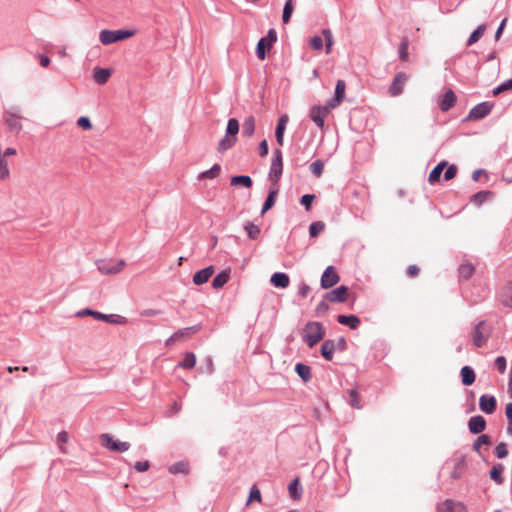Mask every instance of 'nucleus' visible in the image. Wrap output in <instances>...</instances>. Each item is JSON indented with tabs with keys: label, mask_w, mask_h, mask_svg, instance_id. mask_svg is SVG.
<instances>
[{
	"label": "nucleus",
	"mask_w": 512,
	"mask_h": 512,
	"mask_svg": "<svg viewBox=\"0 0 512 512\" xmlns=\"http://www.w3.org/2000/svg\"><path fill=\"white\" fill-rule=\"evenodd\" d=\"M335 351V344L332 340H326L321 346V355L328 361L332 360Z\"/></svg>",
	"instance_id": "obj_27"
},
{
	"label": "nucleus",
	"mask_w": 512,
	"mask_h": 512,
	"mask_svg": "<svg viewBox=\"0 0 512 512\" xmlns=\"http://www.w3.org/2000/svg\"><path fill=\"white\" fill-rule=\"evenodd\" d=\"M263 39H267V49L270 50L272 44L277 40L276 31L274 29H270L267 33V36L263 37Z\"/></svg>",
	"instance_id": "obj_59"
},
{
	"label": "nucleus",
	"mask_w": 512,
	"mask_h": 512,
	"mask_svg": "<svg viewBox=\"0 0 512 512\" xmlns=\"http://www.w3.org/2000/svg\"><path fill=\"white\" fill-rule=\"evenodd\" d=\"M462 383L466 386L472 385L475 381V373L469 366H464L461 369Z\"/></svg>",
	"instance_id": "obj_28"
},
{
	"label": "nucleus",
	"mask_w": 512,
	"mask_h": 512,
	"mask_svg": "<svg viewBox=\"0 0 512 512\" xmlns=\"http://www.w3.org/2000/svg\"><path fill=\"white\" fill-rule=\"evenodd\" d=\"M275 158L272 161L271 164V171L270 176L277 181L281 174H282V168H283V161H282V153L280 150L275 151Z\"/></svg>",
	"instance_id": "obj_10"
},
{
	"label": "nucleus",
	"mask_w": 512,
	"mask_h": 512,
	"mask_svg": "<svg viewBox=\"0 0 512 512\" xmlns=\"http://www.w3.org/2000/svg\"><path fill=\"white\" fill-rule=\"evenodd\" d=\"M464 470H465L464 463L463 462H458L455 465V468H454L453 472L451 473V476L454 479L460 478L462 476V474L464 473Z\"/></svg>",
	"instance_id": "obj_57"
},
{
	"label": "nucleus",
	"mask_w": 512,
	"mask_h": 512,
	"mask_svg": "<svg viewBox=\"0 0 512 512\" xmlns=\"http://www.w3.org/2000/svg\"><path fill=\"white\" fill-rule=\"evenodd\" d=\"M230 273L229 271L225 270L219 273L212 281V286L215 289L222 288L229 280Z\"/></svg>",
	"instance_id": "obj_30"
},
{
	"label": "nucleus",
	"mask_w": 512,
	"mask_h": 512,
	"mask_svg": "<svg viewBox=\"0 0 512 512\" xmlns=\"http://www.w3.org/2000/svg\"><path fill=\"white\" fill-rule=\"evenodd\" d=\"M348 288L340 286L326 294L325 298L330 302H345L347 300Z\"/></svg>",
	"instance_id": "obj_12"
},
{
	"label": "nucleus",
	"mask_w": 512,
	"mask_h": 512,
	"mask_svg": "<svg viewBox=\"0 0 512 512\" xmlns=\"http://www.w3.org/2000/svg\"><path fill=\"white\" fill-rule=\"evenodd\" d=\"M474 266L469 262H464L459 266V276L462 279H468L474 273Z\"/></svg>",
	"instance_id": "obj_34"
},
{
	"label": "nucleus",
	"mask_w": 512,
	"mask_h": 512,
	"mask_svg": "<svg viewBox=\"0 0 512 512\" xmlns=\"http://www.w3.org/2000/svg\"><path fill=\"white\" fill-rule=\"evenodd\" d=\"M111 74H112L111 69H104V68L96 67L94 69L93 77H94V80L98 84L103 85L109 80Z\"/></svg>",
	"instance_id": "obj_23"
},
{
	"label": "nucleus",
	"mask_w": 512,
	"mask_h": 512,
	"mask_svg": "<svg viewBox=\"0 0 512 512\" xmlns=\"http://www.w3.org/2000/svg\"><path fill=\"white\" fill-rule=\"evenodd\" d=\"M455 102H456V95L454 94V92L452 90H448L444 94L443 99L441 100V102L439 104L440 109L442 111L446 112L454 106Z\"/></svg>",
	"instance_id": "obj_22"
},
{
	"label": "nucleus",
	"mask_w": 512,
	"mask_h": 512,
	"mask_svg": "<svg viewBox=\"0 0 512 512\" xmlns=\"http://www.w3.org/2000/svg\"><path fill=\"white\" fill-rule=\"evenodd\" d=\"M496 398L494 396L482 395L479 399V407L486 414H492L496 410Z\"/></svg>",
	"instance_id": "obj_11"
},
{
	"label": "nucleus",
	"mask_w": 512,
	"mask_h": 512,
	"mask_svg": "<svg viewBox=\"0 0 512 512\" xmlns=\"http://www.w3.org/2000/svg\"><path fill=\"white\" fill-rule=\"evenodd\" d=\"M485 30H486L485 24H481L480 26H478L477 29L475 31H473V33L470 35V37L467 41V46H471V45L475 44L477 41H479V39L484 35Z\"/></svg>",
	"instance_id": "obj_36"
},
{
	"label": "nucleus",
	"mask_w": 512,
	"mask_h": 512,
	"mask_svg": "<svg viewBox=\"0 0 512 512\" xmlns=\"http://www.w3.org/2000/svg\"><path fill=\"white\" fill-rule=\"evenodd\" d=\"M197 330L198 329L196 327H188L178 330L166 340V345L172 346L176 342L182 340L184 337L189 336L190 334L196 332Z\"/></svg>",
	"instance_id": "obj_16"
},
{
	"label": "nucleus",
	"mask_w": 512,
	"mask_h": 512,
	"mask_svg": "<svg viewBox=\"0 0 512 512\" xmlns=\"http://www.w3.org/2000/svg\"><path fill=\"white\" fill-rule=\"evenodd\" d=\"M310 170L316 177H320L323 172V163L319 160L314 161L310 165Z\"/></svg>",
	"instance_id": "obj_53"
},
{
	"label": "nucleus",
	"mask_w": 512,
	"mask_h": 512,
	"mask_svg": "<svg viewBox=\"0 0 512 512\" xmlns=\"http://www.w3.org/2000/svg\"><path fill=\"white\" fill-rule=\"evenodd\" d=\"M495 364L500 373H504L506 369V359L503 356H499L495 360Z\"/></svg>",
	"instance_id": "obj_63"
},
{
	"label": "nucleus",
	"mask_w": 512,
	"mask_h": 512,
	"mask_svg": "<svg viewBox=\"0 0 512 512\" xmlns=\"http://www.w3.org/2000/svg\"><path fill=\"white\" fill-rule=\"evenodd\" d=\"M236 141L237 137L226 134L225 137L218 143L217 149L219 152H224L233 147Z\"/></svg>",
	"instance_id": "obj_32"
},
{
	"label": "nucleus",
	"mask_w": 512,
	"mask_h": 512,
	"mask_svg": "<svg viewBox=\"0 0 512 512\" xmlns=\"http://www.w3.org/2000/svg\"><path fill=\"white\" fill-rule=\"evenodd\" d=\"M221 171V167L219 164H215L211 169L202 172L199 175V178H208V179H214L219 176Z\"/></svg>",
	"instance_id": "obj_43"
},
{
	"label": "nucleus",
	"mask_w": 512,
	"mask_h": 512,
	"mask_svg": "<svg viewBox=\"0 0 512 512\" xmlns=\"http://www.w3.org/2000/svg\"><path fill=\"white\" fill-rule=\"evenodd\" d=\"M438 512H465V507L460 502L445 500L438 506Z\"/></svg>",
	"instance_id": "obj_18"
},
{
	"label": "nucleus",
	"mask_w": 512,
	"mask_h": 512,
	"mask_svg": "<svg viewBox=\"0 0 512 512\" xmlns=\"http://www.w3.org/2000/svg\"><path fill=\"white\" fill-rule=\"evenodd\" d=\"M491 329L484 321L479 322L471 332V339L476 347H482L488 340Z\"/></svg>",
	"instance_id": "obj_3"
},
{
	"label": "nucleus",
	"mask_w": 512,
	"mask_h": 512,
	"mask_svg": "<svg viewBox=\"0 0 512 512\" xmlns=\"http://www.w3.org/2000/svg\"><path fill=\"white\" fill-rule=\"evenodd\" d=\"M322 35L324 36V40L326 42V53L329 54L334 44L332 32L329 29H324L322 30Z\"/></svg>",
	"instance_id": "obj_50"
},
{
	"label": "nucleus",
	"mask_w": 512,
	"mask_h": 512,
	"mask_svg": "<svg viewBox=\"0 0 512 512\" xmlns=\"http://www.w3.org/2000/svg\"><path fill=\"white\" fill-rule=\"evenodd\" d=\"M96 320L105 321L112 324H124L126 323V319L124 317L118 315H107L100 312H96L95 318Z\"/></svg>",
	"instance_id": "obj_25"
},
{
	"label": "nucleus",
	"mask_w": 512,
	"mask_h": 512,
	"mask_svg": "<svg viewBox=\"0 0 512 512\" xmlns=\"http://www.w3.org/2000/svg\"><path fill=\"white\" fill-rule=\"evenodd\" d=\"M150 467V464L148 461H138L135 463L134 465V468L138 471V472H145L149 469Z\"/></svg>",
	"instance_id": "obj_64"
},
{
	"label": "nucleus",
	"mask_w": 512,
	"mask_h": 512,
	"mask_svg": "<svg viewBox=\"0 0 512 512\" xmlns=\"http://www.w3.org/2000/svg\"><path fill=\"white\" fill-rule=\"evenodd\" d=\"M126 263L124 260H100L97 262V268L104 275H113L121 272Z\"/></svg>",
	"instance_id": "obj_4"
},
{
	"label": "nucleus",
	"mask_w": 512,
	"mask_h": 512,
	"mask_svg": "<svg viewBox=\"0 0 512 512\" xmlns=\"http://www.w3.org/2000/svg\"><path fill=\"white\" fill-rule=\"evenodd\" d=\"M468 427L471 433L479 434L485 430L486 421L483 416H473L468 421Z\"/></svg>",
	"instance_id": "obj_14"
},
{
	"label": "nucleus",
	"mask_w": 512,
	"mask_h": 512,
	"mask_svg": "<svg viewBox=\"0 0 512 512\" xmlns=\"http://www.w3.org/2000/svg\"><path fill=\"white\" fill-rule=\"evenodd\" d=\"M325 228V224L321 221L314 222L309 227V234L311 237H316Z\"/></svg>",
	"instance_id": "obj_51"
},
{
	"label": "nucleus",
	"mask_w": 512,
	"mask_h": 512,
	"mask_svg": "<svg viewBox=\"0 0 512 512\" xmlns=\"http://www.w3.org/2000/svg\"><path fill=\"white\" fill-rule=\"evenodd\" d=\"M457 174V167L455 165H450L448 166L447 165V169L444 173V179L446 181H449L451 179H453Z\"/></svg>",
	"instance_id": "obj_60"
},
{
	"label": "nucleus",
	"mask_w": 512,
	"mask_h": 512,
	"mask_svg": "<svg viewBox=\"0 0 512 512\" xmlns=\"http://www.w3.org/2000/svg\"><path fill=\"white\" fill-rule=\"evenodd\" d=\"M340 278L333 266H328L321 277V287L328 289L339 282Z\"/></svg>",
	"instance_id": "obj_7"
},
{
	"label": "nucleus",
	"mask_w": 512,
	"mask_h": 512,
	"mask_svg": "<svg viewBox=\"0 0 512 512\" xmlns=\"http://www.w3.org/2000/svg\"><path fill=\"white\" fill-rule=\"evenodd\" d=\"M499 300L502 305L512 308V283H507L499 293Z\"/></svg>",
	"instance_id": "obj_19"
},
{
	"label": "nucleus",
	"mask_w": 512,
	"mask_h": 512,
	"mask_svg": "<svg viewBox=\"0 0 512 512\" xmlns=\"http://www.w3.org/2000/svg\"><path fill=\"white\" fill-rule=\"evenodd\" d=\"M504 467L502 464L494 465L490 471V477L492 480H494L497 484L503 483V473Z\"/></svg>",
	"instance_id": "obj_37"
},
{
	"label": "nucleus",
	"mask_w": 512,
	"mask_h": 512,
	"mask_svg": "<svg viewBox=\"0 0 512 512\" xmlns=\"http://www.w3.org/2000/svg\"><path fill=\"white\" fill-rule=\"evenodd\" d=\"M295 371L304 382L311 379V368L309 366L298 363L295 366Z\"/></svg>",
	"instance_id": "obj_31"
},
{
	"label": "nucleus",
	"mask_w": 512,
	"mask_h": 512,
	"mask_svg": "<svg viewBox=\"0 0 512 512\" xmlns=\"http://www.w3.org/2000/svg\"><path fill=\"white\" fill-rule=\"evenodd\" d=\"M492 107H493V105L488 102L480 103L470 110L468 119H470V120L482 119L490 113Z\"/></svg>",
	"instance_id": "obj_9"
},
{
	"label": "nucleus",
	"mask_w": 512,
	"mask_h": 512,
	"mask_svg": "<svg viewBox=\"0 0 512 512\" xmlns=\"http://www.w3.org/2000/svg\"><path fill=\"white\" fill-rule=\"evenodd\" d=\"M271 283L278 288H287L290 283L289 276L282 272L274 273L271 277Z\"/></svg>",
	"instance_id": "obj_21"
},
{
	"label": "nucleus",
	"mask_w": 512,
	"mask_h": 512,
	"mask_svg": "<svg viewBox=\"0 0 512 512\" xmlns=\"http://www.w3.org/2000/svg\"><path fill=\"white\" fill-rule=\"evenodd\" d=\"M293 10H294L293 1L292 0H287L285 5H284L283 15H282V20H283L284 23H288L289 22Z\"/></svg>",
	"instance_id": "obj_47"
},
{
	"label": "nucleus",
	"mask_w": 512,
	"mask_h": 512,
	"mask_svg": "<svg viewBox=\"0 0 512 512\" xmlns=\"http://www.w3.org/2000/svg\"><path fill=\"white\" fill-rule=\"evenodd\" d=\"M100 442L102 446L115 452H126L130 448V443L116 440L108 433L100 436Z\"/></svg>",
	"instance_id": "obj_5"
},
{
	"label": "nucleus",
	"mask_w": 512,
	"mask_h": 512,
	"mask_svg": "<svg viewBox=\"0 0 512 512\" xmlns=\"http://www.w3.org/2000/svg\"><path fill=\"white\" fill-rule=\"evenodd\" d=\"M331 109L333 108L330 107L329 103H327L326 106H313L310 109V118L319 128L322 129L324 127L325 118L328 116Z\"/></svg>",
	"instance_id": "obj_6"
},
{
	"label": "nucleus",
	"mask_w": 512,
	"mask_h": 512,
	"mask_svg": "<svg viewBox=\"0 0 512 512\" xmlns=\"http://www.w3.org/2000/svg\"><path fill=\"white\" fill-rule=\"evenodd\" d=\"M323 38L321 36H313L311 39H310V46L312 49L314 50H321L322 47H323Z\"/></svg>",
	"instance_id": "obj_56"
},
{
	"label": "nucleus",
	"mask_w": 512,
	"mask_h": 512,
	"mask_svg": "<svg viewBox=\"0 0 512 512\" xmlns=\"http://www.w3.org/2000/svg\"><path fill=\"white\" fill-rule=\"evenodd\" d=\"M325 336V329L320 322L311 321L308 322L302 333L303 340L308 344L310 348L320 342Z\"/></svg>",
	"instance_id": "obj_1"
},
{
	"label": "nucleus",
	"mask_w": 512,
	"mask_h": 512,
	"mask_svg": "<svg viewBox=\"0 0 512 512\" xmlns=\"http://www.w3.org/2000/svg\"><path fill=\"white\" fill-rule=\"evenodd\" d=\"M289 121L288 115H282L277 123L276 130H275V136L276 141L280 146L284 145V132L286 130L287 123Z\"/></svg>",
	"instance_id": "obj_15"
},
{
	"label": "nucleus",
	"mask_w": 512,
	"mask_h": 512,
	"mask_svg": "<svg viewBox=\"0 0 512 512\" xmlns=\"http://www.w3.org/2000/svg\"><path fill=\"white\" fill-rule=\"evenodd\" d=\"M408 80V75L404 72L396 74L392 84L389 87V93L391 96H398L403 92L405 83Z\"/></svg>",
	"instance_id": "obj_8"
},
{
	"label": "nucleus",
	"mask_w": 512,
	"mask_h": 512,
	"mask_svg": "<svg viewBox=\"0 0 512 512\" xmlns=\"http://www.w3.org/2000/svg\"><path fill=\"white\" fill-rule=\"evenodd\" d=\"M239 132V122L235 118H231L228 121L226 134L231 135L233 137H237V134Z\"/></svg>",
	"instance_id": "obj_44"
},
{
	"label": "nucleus",
	"mask_w": 512,
	"mask_h": 512,
	"mask_svg": "<svg viewBox=\"0 0 512 512\" xmlns=\"http://www.w3.org/2000/svg\"><path fill=\"white\" fill-rule=\"evenodd\" d=\"M5 123L11 131L18 133L22 129L21 117L16 114L7 113L5 116Z\"/></svg>",
	"instance_id": "obj_20"
},
{
	"label": "nucleus",
	"mask_w": 512,
	"mask_h": 512,
	"mask_svg": "<svg viewBox=\"0 0 512 512\" xmlns=\"http://www.w3.org/2000/svg\"><path fill=\"white\" fill-rule=\"evenodd\" d=\"M266 51H268V49H267V39L261 38L259 40V42L257 44V48H256L257 57L260 60H264L265 57H266Z\"/></svg>",
	"instance_id": "obj_46"
},
{
	"label": "nucleus",
	"mask_w": 512,
	"mask_h": 512,
	"mask_svg": "<svg viewBox=\"0 0 512 512\" xmlns=\"http://www.w3.org/2000/svg\"><path fill=\"white\" fill-rule=\"evenodd\" d=\"M408 46H409V40L405 37L402 39V42L399 46V57L402 61H407L409 58Z\"/></svg>",
	"instance_id": "obj_48"
},
{
	"label": "nucleus",
	"mask_w": 512,
	"mask_h": 512,
	"mask_svg": "<svg viewBox=\"0 0 512 512\" xmlns=\"http://www.w3.org/2000/svg\"><path fill=\"white\" fill-rule=\"evenodd\" d=\"M512 89V78L505 83L499 85L493 90V95L498 96L500 93Z\"/></svg>",
	"instance_id": "obj_54"
},
{
	"label": "nucleus",
	"mask_w": 512,
	"mask_h": 512,
	"mask_svg": "<svg viewBox=\"0 0 512 512\" xmlns=\"http://www.w3.org/2000/svg\"><path fill=\"white\" fill-rule=\"evenodd\" d=\"M134 34L135 31L132 30H102L99 39L103 45H110L131 38Z\"/></svg>",
	"instance_id": "obj_2"
},
{
	"label": "nucleus",
	"mask_w": 512,
	"mask_h": 512,
	"mask_svg": "<svg viewBox=\"0 0 512 512\" xmlns=\"http://www.w3.org/2000/svg\"><path fill=\"white\" fill-rule=\"evenodd\" d=\"M337 321L342 325H347L351 329H357L360 325V319L355 315H338Z\"/></svg>",
	"instance_id": "obj_24"
},
{
	"label": "nucleus",
	"mask_w": 512,
	"mask_h": 512,
	"mask_svg": "<svg viewBox=\"0 0 512 512\" xmlns=\"http://www.w3.org/2000/svg\"><path fill=\"white\" fill-rule=\"evenodd\" d=\"M490 444H491L490 437L486 434H483L478 437V439L475 441L473 447H474V450L479 452L481 445H490Z\"/></svg>",
	"instance_id": "obj_52"
},
{
	"label": "nucleus",
	"mask_w": 512,
	"mask_h": 512,
	"mask_svg": "<svg viewBox=\"0 0 512 512\" xmlns=\"http://www.w3.org/2000/svg\"><path fill=\"white\" fill-rule=\"evenodd\" d=\"M169 472L172 474L189 472V465L186 462H178L169 467Z\"/></svg>",
	"instance_id": "obj_42"
},
{
	"label": "nucleus",
	"mask_w": 512,
	"mask_h": 512,
	"mask_svg": "<svg viewBox=\"0 0 512 512\" xmlns=\"http://www.w3.org/2000/svg\"><path fill=\"white\" fill-rule=\"evenodd\" d=\"M349 394V403L350 405L355 408V409H362V405H361V398H360V395L357 391V389H351L349 390L348 392Z\"/></svg>",
	"instance_id": "obj_39"
},
{
	"label": "nucleus",
	"mask_w": 512,
	"mask_h": 512,
	"mask_svg": "<svg viewBox=\"0 0 512 512\" xmlns=\"http://www.w3.org/2000/svg\"><path fill=\"white\" fill-rule=\"evenodd\" d=\"M447 165L448 163L446 161H442L430 172L428 182L431 185H434L440 180V176Z\"/></svg>",
	"instance_id": "obj_26"
},
{
	"label": "nucleus",
	"mask_w": 512,
	"mask_h": 512,
	"mask_svg": "<svg viewBox=\"0 0 512 512\" xmlns=\"http://www.w3.org/2000/svg\"><path fill=\"white\" fill-rule=\"evenodd\" d=\"M252 501H258V502L261 501V493L256 486H253L250 490L248 503H250Z\"/></svg>",
	"instance_id": "obj_61"
},
{
	"label": "nucleus",
	"mask_w": 512,
	"mask_h": 512,
	"mask_svg": "<svg viewBox=\"0 0 512 512\" xmlns=\"http://www.w3.org/2000/svg\"><path fill=\"white\" fill-rule=\"evenodd\" d=\"M492 195H493V193L491 191H480V192L472 195L471 201L475 205H481L486 200H488Z\"/></svg>",
	"instance_id": "obj_38"
},
{
	"label": "nucleus",
	"mask_w": 512,
	"mask_h": 512,
	"mask_svg": "<svg viewBox=\"0 0 512 512\" xmlns=\"http://www.w3.org/2000/svg\"><path fill=\"white\" fill-rule=\"evenodd\" d=\"M214 273V267L209 266L202 270L197 271L193 276V283L195 285H202L206 283Z\"/></svg>",
	"instance_id": "obj_17"
},
{
	"label": "nucleus",
	"mask_w": 512,
	"mask_h": 512,
	"mask_svg": "<svg viewBox=\"0 0 512 512\" xmlns=\"http://www.w3.org/2000/svg\"><path fill=\"white\" fill-rule=\"evenodd\" d=\"M231 185L232 186L241 185V186L250 188L252 186V180L249 176H246V175L234 176L231 178Z\"/></svg>",
	"instance_id": "obj_35"
},
{
	"label": "nucleus",
	"mask_w": 512,
	"mask_h": 512,
	"mask_svg": "<svg viewBox=\"0 0 512 512\" xmlns=\"http://www.w3.org/2000/svg\"><path fill=\"white\" fill-rule=\"evenodd\" d=\"M77 125L84 130H89L92 128L90 119L85 116H82L77 120Z\"/></svg>",
	"instance_id": "obj_62"
},
{
	"label": "nucleus",
	"mask_w": 512,
	"mask_h": 512,
	"mask_svg": "<svg viewBox=\"0 0 512 512\" xmlns=\"http://www.w3.org/2000/svg\"><path fill=\"white\" fill-rule=\"evenodd\" d=\"M196 364V356L192 352H187L183 360L178 364L183 369H192Z\"/></svg>",
	"instance_id": "obj_33"
},
{
	"label": "nucleus",
	"mask_w": 512,
	"mask_h": 512,
	"mask_svg": "<svg viewBox=\"0 0 512 512\" xmlns=\"http://www.w3.org/2000/svg\"><path fill=\"white\" fill-rule=\"evenodd\" d=\"M68 440H69V435L66 431H62V432L58 433L57 444L59 446L60 451L64 454L67 453V448L65 447V444L68 442Z\"/></svg>",
	"instance_id": "obj_45"
},
{
	"label": "nucleus",
	"mask_w": 512,
	"mask_h": 512,
	"mask_svg": "<svg viewBox=\"0 0 512 512\" xmlns=\"http://www.w3.org/2000/svg\"><path fill=\"white\" fill-rule=\"evenodd\" d=\"M255 132V118L249 116L242 124V134L246 137H251Z\"/></svg>",
	"instance_id": "obj_29"
},
{
	"label": "nucleus",
	"mask_w": 512,
	"mask_h": 512,
	"mask_svg": "<svg viewBox=\"0 0 512 512\" xmlns=\"http://www.w3.org/2000/svg\"><path fill=\"white\" fill-rule=\"evenodd\" d=\"M495 455L497 458H505L508 455L507 445L505 443H499L495 448Z\"/></svg>",
	"instance_id": "obj_55"
},
{
	"label": "nucleus",
	"mask_w": 512,
	"mask_h": 512,
	"mask_svg": "<svg viewBox=\"0 0 512 512\" xmlns=\"http://www.w3.org/2000/svg\"><path fill=\"white\" fill-rule=\"evenodd\" d=\"M289 494L291 496V498L297 500L300 498L301 496V493L299 491V479H295L293 480L290 484H289Z\"/></svg>",
	"instance_id": "obj_49"
},
{
	"label": "nucleus",
	"mask_w": 512,
	"mask_h": 512,
	"mask_svg": "<svg viewBox=\"0 0 512 512\" xmlns=\"http://www.w3.org/2000/svg\"><path fill=\"white\" fill-rule=\"evenodd\" d=\"M345 90H346L345 81L338 80L336 83V88H335V96L331 101L328 102L330 104V107L336 108L337 106H339L341 104V102L343 101L344 96H345Z\"/></svg>",
	"instance_id": "obj_13"
},
{
	"label": "nucleus",
	"mask_w": 512,
	"mask_h": 512,
	"mask_svg": "<svg viewBox=\"0 0 512 512\" xmlns=\"http://www.w3.org/2000/svg\"><path fill=\"white\" fill-rule=\"evenodd\" d=\"M277 194H278V191L276 189L271 190L269 192V195H268V197L263 205L262 211H261L262 215L274 206Z\"/></svg>",
	"instance_id": "obj_40"
},
{
	"label": "nucleus",
	"mask_w": 512,
	"mask_h": 512,
	"mask_svg": "<svg viewBox=\"0 0 512 512\" xmlns=\"http://www.w3.org/2000/svg\"><path fill=\"white\" fill-rule=\"evenodd\" d=\"M314 199H315V196H314V195H312V194H306V195H303V196L301 197L300 202H301V204H302V205H304V206H305V209H306L307 211H309V210H310V208H311V204H312V202L314 201Z\"/></svg>",
	"instance_id": "obj_58"
},
{
	"label": "nucleus",
	"mask_w": 512,
	"mask_h": 512,
	"mask_svg": "<svg viewBox=\"0 0 512 512\" xmlns=\"http://www.w3.org/2000/svg\"><path fill=\"white\" fill-rule=\"evenodd\" d=\"M244 229L250 239H257L260 235V228L252 222H247Z\"/></svg>",
	"instance_id": "obj_41"
}]
</instances>
